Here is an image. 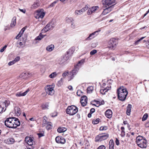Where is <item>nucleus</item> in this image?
Wrapping results in <instances>:
<instances>
[{"mask_svg": "<svg viewBox=\"0 0 149 149\" xmlns=\"http://www.w3.org/2000/svg\"><path fill=\"white\" fill-rule=\"evenodd\" d=\"M117 93L118 99L122 101H124L128 94L127 89L123 86H121L118 89Z\"/></svg>", "mask_w": 149, "mask_h": 149, "instance_id": "1", "label": "nucleus"}, {"mask_svg": "<svg viewBox=\"0 0 149 149\" xmlns=\"http://www.w3.org/2000/svg\"><path fill=\"white\" fill-rule=\"evenodd\" d=\"M84 63V59H82L78 62L76 65H75L74 68L70 72L69 74V77L70 78V79H73L74 76L77 74L81 66L83 65Z\"/></svg>", "mask_w": 149, "mask_h": 149, "instance_id": "2", "label": "nucleus"}, {"mask_svg": "<svg viewBox=\"0 0 149 149\" xmlns=\"http://www.w3.org/2000/svg\"><path fill=\"white\" fill-rule=\"evenodd\" d=\"M78 111L77 107L74 106L72 105L68 106L66 109V113L70 115H73Z\"/></svg>", "mask_w": 149, "mask_h": 149, "instance_id": "3", "label": "nucleus"}, {"mask_svg": "<svg viewBox=\"0 0 149 149\" xmlns=\"http://www.w3.org/2000/svg\"><path fill=\"white\" fill-rule=\"evenodd\" d=\"M10 104V102L8 100H5L4 102H0V113L5 111Z\"/></svg>", "mask_w": 149, "mask_h": 149, "instance_id": "4", "label": "nucleus"}, {"mask_svg": "<svg viewBox=\"0 0 149 149\" xmlns=\"http://www.w3.org/2000/svg\"><path fill=\"white\" fill-rule=\"evenodd\" d=\"M109 135L108 134H102L97 135L95 138L96 142L101 141L107 139L109 137Z\"/></svg>", "mask_w": 149, "mask_h": 149, "instance_id": "5", "label": "nucleus"}, {"mask_svg": "<svg viewBox=\"0 0 149 149\" xmlns=\"http://www.w3.org/2000/svg\"><path fill=\"white\" fill-rule=\"evenodd\" d=\"M13 117L8 118L5 121V125L7 127L13 128L14 123L13 122Z\"/></svg>", "mask_w": 149, "mask_h": 149, "instance_id": "6", "label": "nucleus"}, {"mask_svg": "<svg viewBox=\"0 0 149 149\" xmlns=\"http://www.w3.org/2000/svg\"><path fill=\"white\" fill-rule=\"evenodd\" d=\"M102 2L104 7H107L112 6V8L116 4L115 0H102Z\"/></svg>", "mask_w": 149, "mask_h": 149, "instance_id": "7", "label": "nucleus"}, {"mask_svg": "<svg viewBox=\"0 0 149 149\" xmlns=\"http://www.w3.org/2000/svg\"><path fill=\"white\" fill-rule=\"evenodd\" d=\"M116 39L114 38H112L108 42V47L111 49H114L116 47Z\"/></svg>", "mask_w": 149, "mask_h": 149, "instance_id": "8", "label": "nucleus"}, {"mask_svg": "<svg viewBox=\"0 0 149 149\" xmlns=\"http://www.w3.org/2000/svg\"><path fill=\"white\" fill-rule=\"evenodd\" d=\"M46 93L48 95H52L54 92V88L52 86L50 85H47L45 88Z\"/></svg>", "mask_w": 149, "mask_h": 149, "instance_id": "9", "label": "nucleus"}, {"mask_svg": "<svg viewBox=\"0 0 149 149\" xmlns=\"http://www.w3.org/2000/svg\"><path fill=\"white\" fill-rule=\"evenodd\" d=\"M147 141L145 139L142 140V142H140L137 144V145L141 148H146L147 146Z\"/></svg>", "mask_w": 149, "mask_h": 149, "instance_id": "10", "label": "nucleus"}, {"mask_svg": "<svg viewBox=\"0 0 149 149\" xmlns=\"http://www.w3.org/2000/svg\"><path fill=\"white\" fill-rule=\"evenodd\" d=\"M75 51L74 47H72L67 52L66 54L65 55V56H66L69 58L73 54Z\"/></svg>", "mask_w": 149, "mask_h": 149, "instance_id": "11", "label": "nucleus"}, {"mask_svg": "<svg viewBox=\"0 0 149 149\" xmlns=\"http://www.w3.org/2000/svg\"><path fill=\"white\" fill-rule=\"evenodd\" d=\"M56 142L58 143L64 144L65 142V139L60 136H57L55 138Z\"/></svg>", "mask_w": 149, "mask_h": 149, "instance_id": "12", "label": "nucleus"}, {"mask_svg": "<svg viewBox=\"0 0 149 149\" xmlns=\"http://www.w3.org/2000/svg\"><path fill=\"white\" fill-rule=\"evenodd\" d=\"M69 58L68 57L65 55L64 56H62L58 60V63L60 64H63L65 63Z\"/></svg>", "mask_w": 149, "mask_h": 149, "instance_id": "13", "label": "nucleus"}, {"mask_svg": "<svg viewBox=\"0 0 149 149\" xmlns=\"http://www.w3.org/2000/svg\"><path fill=\"white\" fill-rule=\"evenodd\" d=\"M45 13L44 12H42L40 10H37V14L36 17V18L39 19L42 18L45 15Z\"/></svg>", "mask_w": 149, "mask_h": 149, "instance_id": "14", "label": "nucleus"}, {"mask_svg": "<svg viewBox=\"0 0 149 149\" xmlns=\"http://www.w3.org/2000/svg\"><path fill=\"white\" fill-rule=\"evenodd\" d=\"M106 7V8L104 9L102 14V15H106L111 11L113 9V8H112V6H110Z\"/></svg>", "mask_w": 149, "mask_h": 149, "instance_id": "15", "label": "nucleus"}, {"mask_svg": "<svg viewBox=\"0 0 149 149\" xmlns=\"http://www.w3.org/2000/svg\"><path fill=\"white\" fill-rule=\"evenodd\" d=\"M13 120L14 121L13 122L14 123V124H13L14 125L13 128H16L17 126H19L20 123L17 118L13 117Z\"/></svg>", "mask_w": 149, "mask_h": 149, "instance_id": "16", "label": "nucleus"}, {"mask_svg": "<svg viewBox=\"0 0 149 149\" xmlns=\"http://www.w3.org/2000/svg\"><path fill=\"white\" fill-rule=\"evenodd\" d=\"M40 5V2L38 0H36L31 6V8L35 9L38 7Z\"/></svg>", "mask_w": 149, "mask_h": 149, "instance_id": "17", "label": "nucleus"}, {"mask_svg": "<svg viewBox=\"0 0 149 149\" xmlns=\"http://www.w3.org/2000/svg\"><path fill=\"white\" fill-rule=\"evenodd\" d=\"M30 91L29 89H28L26 91L24 92H20L19 93H18L16 94V95L17 97H20L22 96H24L26 95L28 92H29Z\"/></svg>", "mask_w": 149, "mask_h": 149, "instance_id": "18", "label": "nucleus"}, {"mask_svg": "<svg viewBox=\"0 0 149 149\" xmlns=\"http://www.w3.org/2000/svg\"><path fill=\"white\" fill-rule=\"evenodd\" d=\"M25 141L29 145L31 146L33 145V141L31 137H26L25 138Z\"/></svg>", "mask_w": 149, "mask_h": 149, "instance_id": "19", "label": "nucleus"}, {"mask_svg": "<svg viewBox=\"0 0 149 149\" xmlns=\"http://www.w3.org/2000/svg\"><path fill=\"white\" fill-rule=\"evenodd\" d=\"M112 112L110 109L107 110L105 112V116L108 118H111L112 116Z\"/></svg>", "mask_w": 149, "mask_h": 149, "instance_id": "20", "label": "nucleus"}, {"mask_svg": "<svg viewBox=\"0 0 149 149\" xmlns=\"http://www.w3.org/2000/svg\"><path fill=\"white\" fill-rule=\"evenodd\" d=\"M100 31V30L96 31L93 33L89 35V36L86 39V40H91L93 38L95 37V33L98 32Z\"/></svg>", "mask_w": 149, "mask_h": 149, "instance_id": "21", "label": "nucleus"}, {"mask_svg": "<svg viewBox=\"0 0 149 149\" xmlns=\"http://www.w3.org/2000/svg\"><path fill=\"white\" fill-rule=\"evenodd\" d=\"M132 108V106L131 104H129L127 108L126 113L127 115L129 116L130 115L131 108Z\"/></svg>", "mask_w": 149, "mask_h": 149, "instance_id": "22", "label": "nucleus"}, {"mask_svg": "<svg viewBox=\"0 0 149 149\" xmlns=\"http://www.w3.org/2000/svg\"><path fill=\"white\" fill-rule=\"evenodd\" d=\"M15 140L13 138H9L5 141V143L7 144H12L14 143Z\"/></svg>", "mask_w": 149, "mask_h": 149, "instance_id": "23", "label": "nucleus"}, {"mask_svg": "<svg viewBox=\"0 0 149 149\" xmlns=\"http://www.w3.org/2000/svg\"><path fill=\"white\" fill-rule=\"evenodd\" d=\"M15 111L17 116H19L21 114V112L20 108L18 107H15L14 109Z\"/></svg>", "mask_w": 149, "mask_h": 149, "instance_id": "24", "label": "nucleus"}, {"mask_svg": "<svg viewBox=\"0 0 149 149\" xmlns=\"http://www.w3.org/2000/svg\"><path fill=\"white\" fill-rule=\"evenodd\" d=\"M46 26L49 30L52 29L54 27V23L52 22L48 23Z\"/></svg>", "mask_w": 149, "mask_h": 149, "instance_id": "25", "label": "nucleus"}, {"mask_svg": "<svg viewBox=\"0 0 149 149\" xmlns=\"http://www.w3.org/2000/svg\"><path fill=\"white\" fill-rule=\"evenodd\" d=\"M16 17H13L10 24L11 27H13L15 26L16 24Z\"/></svg>", "mask_w": 149, "mask_h": 149, "instance_id": "26", "label": "nucleus"}, {"mask_svg": "<svg viewBox=\"0 0 149 149\" xmlns=\"http://www.w3.org/2000/svg\"><path fill=\"white\" fill-rule=\"evenodd\" d=\"M31 76L30 74L29 73H22L21 75V77L24 79L26 78L27 77H30Z\"/></svg>", "mask_w": 149, "mask_h": 149, "instance_id": "27", "label": "nucleus"}, {"mask_svg": "<svg viewBox=\"0 0 149 149\" xmlns=\"http://www.w3.org/2000/svg\"><path fill=\"white\" fill-rule=\"evenodd\" d=\"M67 130V129L65 127H59L57 129V131L58 132L61 133Z\"/></svg>", "mask_w": 149, "mask_h": 149, "instance_id": "28", "label": "nucleus"}, {"mask_svg": "<svg viewBox=\"0 0 149 149\" xmlns=\"http://www.w3.org/2000/svg\"><path fill=\"white\" fill-rule=\"evenodd\" d=\"M94 90V88L93 86H88L87 89V92L88 93H92Z\"/></svg>", "mask_w": 149, "mask_h": 149, "instance_id": "29", "label": "nucleus"}, {"mask_svg": "<svg viewBox=\"0 0 149 149\" xmlns=\"http://www.w3.org/2000/svg\"><path fill=\"white\" fill-rule=\"evenodd\" d=\"M143 137L140 136H139L136 138V142L137 144H138L140 142H142V140H144V139H143Z\"/></svg>", "mask_w": 149, "mask_h": 149, "instance_id": "30", "label": "nucleus"}, {"mask_svg": "<svg viewBox=\"0 0 149 149\" xmlns=\"http://www.w3.org/2000/svg\"><path fill=\"white\" fill-rule=\"evenodd\" d=\"M74 21L73 18L71 17H67L65 19V21L68 23L73 22Z\"/></svg>", "mask_w": 149, "mask_h": 149, "instance_id": "31", "label": "nucleus"}, {"mask_svg": "<svg viewBox=\"0 0 149 149\" xmlns=\"http://www.w3.org/2000/svg\"><path fill=\"white\" fill-rule=\"evenodd\" d=\"M83 13V8L79 10H76L74 12V14L76 15H79Z\"/></svg>", "mask_w": 149, "mask_h": 149, "instance_id": "32", "label": "nucleus"}, {"mask_svg": "<svg viewBox=\"0 0 149 149\" xmlns=\"http://www.w3.org/2000/svg\"><path fill=\"white\" fill-rule=\"evenodd\" d=\"M45 36H46V35H43L42 34V33H40L39 35L36 37L35 39L36 40H40L43 38Z\"/></svg>", "mask_w": 149, "mask_h": 149, "instance_id": "33", "label": "nucleus"}, {"mask_svg": "<svg viewBox=\"0 0 149 149\" xmlns=\"http://www.w3.org/2000/svg\"><path fill=\"white\" fill-rule=\"evenodd\" d=\"M54 45H52L47 47L46 49L48 51L51 52L54 49Z\"/></svg>", "mask_w": 149, "mask_h": 149, "instance_id": "34", "label": "nucleus"}, {"mask_svg": "<svg viewBox=\"0 0 149 149\" xmlns=\"http://www.w3.org/2000/svg\"><path fill=\"white\" fill-rule=\"evenodd\" d=\"M42 108V109L45 110L48 109L49 104L46 103L45 104H43L41 106Z\"/></svg>", "mask_w": 149, "mask_h": 149, "instance_id": "35", "label": "nucleus"}, {"mask_svg": "<svg viewBox=\"0 0 149 149\" xmlns=\"http://www.w3.org/2000/svg\"><path fill=\"white\" fill-rule=\"evenodd\" d=\"M99 9V7L98 6H93L91 8L93 13L95 12L97 10Z\"/></svg>", "mask_w": 149, "mask_h": 149, "instance_id": "36", "label": "nucleus"}, {"mask_svg": "<svg viewBox=\"0 0 149 149\" xmlns=\"http://www.w3.org/2000/svg\"><path fill=\"white\" fill-rule=\"evenodd\" d=\"M70 73H68V72H64L63 74V76L64 77H66L67 76H68V81H70L72 79H70V78L69 77V74H70Z\"/></svg>", "mask_w": 149, "mask_h": 149, "instance_id": "37", "label": "nucleus"}, {"mask_svg": "<svg viewBox=\"0 0 149 149\" xmlns=\"http://www.w3.org/2000/svg\"><path fill=\"white\" fill-rule=\"evenodd\" d=\"M46 127L47 130L51 129L52 128V123L50 122H48Z\"/></svg>", "mask_w": 149, "mask_h": 149, "instance_id": "38", "label": "nucleus"}, {"mask_svg": "<svg viewBox=\"0 0 149 149\" xmlns=\"http://www.w3.org/2000/svg\"><path fill=\"white\" fill-rule=\"evenodd\" d=\"M57 75V73L56 72H54L51 74L49 75V77L51 78H53L55 77Z\"/></svg>", "mask_w": 149, "mask_h": 149, "instance_id": "39", "label": "nucleus"}, {"mask_svg": "<svg viewBox=\"0 0 149 149\" xmlns=\"http://www.w3.org/2000/svg\"><path fill=\"white\" fill-rule=\"evenodd\" d=\"M49 29H48V27H47V26H46L42 30L41 32L42 33H45L48 31L49 30Z\"/></svg>", "mask_w": 149, "mask_h": 149, "instance_id": "40", "label": "nucleus"}, {"mask_svg": "<svg viewBox=\"0 0 149 149\" xmlns=\"http://www.w3.org/2000/svg\"><path fill=\"white\" fill-rule=\"evenodd\" d=\"M100 119L98 118L97 119H96L95 120H92V123L93 124L95 125V124H97V123H98L99 122H100Z\"/></svg>", "mask_w": 149, "mask_h": 149, "instance_id": "41", "label": "nucleus"}, {"mask_svg": "<svg viewBox=\"0 0 149 149\" xmlns=\"http://www.w3.org/2000/svg\"><path fill=\"white\" fill-rule=\"evenodd\" d=\"M83 93V92L80 90H78L77 92V95L79 96H82Z\"/></svg>", "mask_w": 149, "mask_h": 149, "instance_id": "42", "label": "nucleus"}, {"mask_svg": "<svg viewBox=\"0 0 149 149\" xmlns=\"http://www.w3.org/2000/svg\"><path fill=\"white\" fill-rule=\"evenodd\" d=\"M109 147H114V143L113 140H111L109 143Z\"/></svg>", "mask_w": 149, "mask_h": 149, "instance_id": "43", "label": "nucleus"}, {"mask_svg": "<svg viewBox=\"0 0 149 149\" xmlns=\"http://www.w3.org/2000/svg\"><path fill=\"white\" fill-rule=\"evenodd\" d=\"M148 116V115L147 113H146L144 115L143 117V118L142 119V120L143 121H144L146 120L147 119V118Z\"/></svg>", "mask_w": 149, "mask_h": 149, "instance_id": "44", "label": "nucleus"}, {"mask_svg": "<svg viewBox=\"0 0 149 149\" xmlns=\"http://www.w3.org/2000/svg\"><path fill=\"white\" fill-rule=\"evenodd\" d=\"M84 100V95H83L81 97L80 99V103L81 104L82 106L83 107H84V102H83V101Z\"/></svg>", "mask_w": 149, "mask_h": 149, "instance_id": "45", "label": "nucleus"}, {"mask_svg": "<svg viewBox=\"0 0 149 149\" xmlns=\"http://www.w3.org/2000/svg\"><path fill=\"white\" fill-rule=\"evenodd\" d=\"M45 117H43V120L42 122V126L43 127L45 126H46V125L47 124V121L46 120V119H45Z\"/></svg>", "mask_w": 149, "mask_h": 149, "instance_id": "46", "label": "nucleus"}, {"mask_svg": "<svg viewBox=\"0 0 149 149\" xmlns=\"http://www.w3.org/2000/svg\"><path fill=\"white\" fill-rule=\"evenodd\" d=\"M145 38V37H142L141 38L137 40L135 43V45H137L138 44L139 42L141 40H142L143 39Z\"/></svg>", "mask_w": 149, "mask_h": 149, "instance_id": "47", "label": "nucleus"}, {"mask_svg": "<svg viewBox=\"0 0 149 149\" xmlns=\"http://www.w3.org/2000/svg\"><path fill=\"white\" fill-rule=\"evenodd\" d=\"M97 52V51L96 50L94 49L91 51L90 52V54L91 55H93Z\"/></svg>", "mask_w": 149, "mask_h": 149, "instance_id": "48", "label": "nucleus"}, {"mask_svg": "<svg viewBox=\"0 0 149 149\" xmlns=\"http://www.w3.org/2000/svg\"><path fill=\"white\" fill-rule=\"evenodd\" d=\"M58 1V0L54 1V2H53L50 4V5L49 6V7H52L54 6L55 4H56Z\"/></svg>", "mask_w": 149, "mask_h": 149, "instance_id": "49", "label": "nucleus"}, {"mask_svg": "<svg viewBox=\"0 0 149 149\" xmlns=\"http://www.w3.org/2000/svg\"><path fill=\"white\" fill-rule=\"evenodd\" d=\"M107 129V127L106 126H101L100 127V130H106Z\"/></svg>", "mask_w": 149, "mask_h": 149, "instance_id": "50", "label": "nucleus"}, {"mask_svg": "<svg viewBox=\"0 0 149 149\" xmlns=\"http://www.w3.org/2000/svg\"><path fill=\"white\" fill-rule=\"evenodd\" d=\"M87 13L88 15H90L93 13L91 8H89V9L87 11Z\"/></svg>", "mask_w": 149, "mask_h": 149, "instance_id": "51", "label": "nucleus"}, {"mask_svg": "<svg viewBox=\"0 0 149 149\" xmlns=\"http://www.w3.org/2000/svg\"><path fill=\"white\" fill-rule=\"evenodd\" d=\"M93 102H95L97 104H98V106H96V107H98L100 105V101L95 100L93 101Z\"/></svg>", "mask_w": 149, "mask_h": 149, "instance_id": "52", "label": "nucleus"}, {"mask_svg": "<svg viewBox=\"0 0 149 149\" xmlns=\"http://www.w3.org/2000/svg\"><path fill=\"white\" fill-rule=\"evenodd\" d=\"M106 147L103 145H102L99 146L97 149H105Z\"/></svg>", "mask_w": 149, "mask_h": 149, "instance_id": "53", "label": "nucleus"}, {"mask_svg": "<svg viewBox=\"0 0 149 149\" xmlns=\"http://www.w3.org/2000/svg\"><path fill=\"white\" fill-rule=\"evenodd\" d=\"M15 62V61L14 60L12 61H10L8 63V65L9 66L13 65L14 64Z\"/></svg>", "mask_w": 149, "mask_h": 149, "instance_id": "54", "label": "nucleus"}, {"mask_svg": "<svg viewBox=\"0 0 149 149\" xmlns=\"http://www.w3.org/2000/svg\"><path fill=\"white\" fill-rule=\"evenodd\" d=\"M57 115V113L56 112H54L51 114V116L52 117H54Z\"/></svg>", "mask_w": 149, "mask_h": 149, "instance_id": "55", "label": "nucleus"}, {"mask_svg": "<svg viewBox=\"0 0 149 149\" xmlns=\"http://www.w3.org/2000/svg\"><path fill=\"white\" fill-rule=\"evenodd\" d=\"M100 92L102 95L105 94L106 93L104 89H101L100 91Z\"/></svg>", "mask_w": 149, "mask_h": 149, "instance_id": "56", "label": "nucleus"}, {"mask_svg": "<svg viewBox=\"0 0 149 149\" xmlns=\"http://www.w3.org/2000/svg\"><path fill=\"white\" fill-rule=\"evenodd\" d=\"M111 87H107L106 88H104V90L105 91V92H107L108 90L111 89Z\"/></svg>", "mask_w": 149, "mask_h": 149, "instance_id": "57", "label": "nucleus"}, {"mask_svg": "<svg viewBox=\"0 0 149 149\" xmlns=\"http://www.w3.org/2000/svg\"><path fill=\"white\" fill-rule=\"evenodd\" d=\"M122 137H124L125 135V132L124 131H122L120 134Z\"/></svg>", "mask_w": 149, "mask_h": 149, "instance_id": "58", "label": "nucleus"}, {"mask_svg": "<svg viewBox=\"0 0 149 149\" xmlns=\"http://www.w3.org/2000/svg\"><path fill=\"white\" fill-rule=\"evenodd\" d=\"M7 47V46L5 45L4 46L2 49H1L0 50V52H3L4 50L6 49V47Z\"/></svg>", "mask_w": 149, "mask_h": 149, "instance_id": "59", "label": "nucleus"}, {"mask_svg": "<svg viewBox=\"0 0 149 149\" xmlns=\"http://www.w3.org/2000/svg\"><path fill=\"white\" fill-rule=\"evenodd\" d=\"M71 27L73 29H74L75 28V26L74 24V22H71Z\"/></svg>", "mask_w": 149, "mask_h": 149, "instance_id": "60", "label": "nucleus"}, {"mask_svg": "<svg viewBox=\"0 0 149 149\" xmlns=\"http://www.w3.org/2000/svg\"><path fill=\"white\" fill-rule=\"evenodd\" d=\"M20 59V57L19 56H17V57H16L14 60V61H15V62H16L18 61H19Z\"/></svg>", "mask_w": 149, "mask_h": 149, "instance_id": "61", "label": "nucleus"}, {"mask_svg": "<svg viewBox=\"0 0 149 149\" xmlns=\"http://www.w3.org/2000/svg\"><path fill=\"white\" fill-rule=\"evenodd\" d=\"M90 111V113L92 114L95 112V109L92 108L91 109Z\"/></svg>", "mask_w": 149, "mask_h": 149, "instance_id": "62", "label": "nucleus"}, {"mask_svg": "<svg viewBox=\"0 0 149 149\" xmlns=\"http://www.w3.org/2000/svg\"><path fill=\"white\" fill-rule=\"evenodd\" d=\"M19 10L21 12L23 13H26V10L25 9H21L19 8Z\"/></svg>", "mask_w": 149, "mask_h": 149, "instance_id": "63", "label": "nucleus"}, {"mask_svg": "<svg viewBox=\"0 0 149 149\" xmlns=\"http://www.w3.org/2000/svg\"><path fill=\"white\" fill-rule=\"evenodd\" d=\"M116 145L118 146L119 145V141L117 138L116 139Z\"/></svg>", "mask_w": 149, "mask_h": 149, "instance_id": "64", "label": "nucleus"}]
</instances>
